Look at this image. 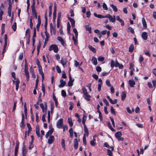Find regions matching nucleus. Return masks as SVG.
Instances as JSON below:
<instances>
[{
    "instance_id": "nucleus-59",
    "label": "nucleus",
    "mask_w": 156,
    "mask_h": 156,
    "mask_svg": "<svg viewBox=\"0 0 156 156\" xmlns=\"http://www.w3.org/2000/svg\"><path fill=\"white\" fill-rule=\"evenodd\" d=\"M96 70L98 72H100L101 71V68L100 66H98L96 68Z\"/></svg>"
},
{
    "instance_id": "nucleus-51",
    "label": "nucleus",
    "mask_w": 156,
    "mask_h": 156,
    "mask_svg": "<svg viewBox=\"0 0 156 156\" xmlns=\"http://www.w3.org/2000/svg\"><path fill=\"white\" fill-rule=\"evenodd\" d=\"M42 91L43 92V95H44L45 94V87L44 85V84L43 83L42 84Z\"/></svg>"
},
{
    "instance_id": "nucleus-63",
    "label": "nucleus",
    "mask_w": 156,
    "mask_h": 156,
    "mask_svg": "<svg viewBox=\"0 0 156 156\" xmlns=\"http://www.w3.org/2000/svg\"><path fill=\"white\" fill-rule=\"evenodd\" d=\"M62 77L64 79H66L67 78L66 74L64 71L62 72Z\"/></svg>"
},
{
    "instance_id": "nucleus-35",
    "label": "nucleus",
    "mask_w": 156,
    "mask_h": 156,
    "mask_svg": "<svg viewBox=\"0 0 156 156\" xmlns=\"http://www.w3.org/2000/svg\"><path fill=\"white\" fill-rule=\"evenodd\" d=\"M83 143L85 145H86L87 144V141L86 138V135L85 134H84L83 136Z\"/></svg>"
},
{
    "instance_id": "nucleus-5",
    "label": "nucleus",
    "mask_w": 156,
    "mask_h": 156,
    "mask_svg": "<svg viewBox=\"0 0 156 156\" xmlns=\"http://www.w3.org/2000/svg\"><path fill=\"white\" fill-rule=\"evenodd\" d=\"M63 119L61 118L59 119L57 121L56 123V126L58 128L60 129L62 127L63 125Z\"/></svg>"
},
{
    "instance_id": "nucleus-45",
    "label": "nucleus",
    "mask_w": 156,
    "mask_h": 156,
    "mask_svg": "<svg viewBox=\"0 0 156 156\" xmlns=\"http://www.w3.org/2000/svg\"><path fill=\"white\" fill-rule=\"evenodd\" d=\"M102 7L103 9L106 10H107L108 9V8L106 4L105 3H104L102 5Z\"/></svg>"
},
{
    "instance_id": "nucleus-9",
    "label": "nucleus",
    "mask_w": 156,
    "mask_h": 156,
    "mask_svg": "<svg viewBox=\"0 0 156 156\" xmlns=\"http://www.w3.org/2000/svg\"><path fill=\"white\" fill-rule=\"evenodd\" d=\"M69 80L68 83V86L69 87H71L73 85V83L74 81V80L72 79L70 73H69Z\"/></svg>"
},
{
    "instance_id": "nucleus-36",
    "label": "nucleus",
    "mask_w": 156,
    "mask_h": 156,
    "mask_svg": "<svg viewBox=\"0 0 156 156\" xmlns=\"http://www.w3.org/2000/svg\"><path fill=\"white\" fill-rule=\"evenodd\" d=\"M12 30L14 31H16V22H14L13 25L12 26Z\"/></svg>"
},
{
    "instance_id": "nucleus-24",
    "label": "nucleus",
    "mask_w": 156,
    "mask_h": 156,
    "mask_svg": "<svg viewBox=\"0 0 156 156\" xmlns=\"http://www.w3.org/2000/svg\"><path fill=\"white\" fill-rule=\"evenodd\" d=\"M92 61L93 64L96 65L97 64V60L96 58L94 57H93L92 58Z\"/></svg>"
},
{
    "instance_id": "nucleus-53",
    "label": "nucleus",
    "mask_w": 156,
    "mask_h": 156,
    "mask_svg": "<svg viewBox=\"0 0 156 156\" xmlns=\"http://www.w3.org/2000/svg\"><path fill=\"white\" fill-rule=\"evenodd\" d=\"M41 48V44H39L37 47V55H38L40 51V49Z\"/></svg>"
},
{
    "instance_id": "nucleus-54",
    "label": "nucleus",
    "mask_w": 156,
    "mask_h": 156,
    "mask_svg": "<svg viewBox=\"0 0 156 156\" xmlns=\"http://www.w3.org/2000/svg\"><path fill=\"white\" fill-rule=\"evenodd\" d=\"M36 30L35 27H34V33H33V37H36Z\"/></svg>"
},
{
    "instance_id": "nucleus-20",
    "label": "nucleus",
    "mask_w": 156,
    "mask_h": 156,
    "mask_svg": "<svg viewBox=\"0 0 156 156\" xmlns=\"http://www.w3.org/2000/svg\"><path fill=\"white\" fill-rule=\"evenodd\" d=\"M129 84L130 87H134V85L135 84L134 81L133 80H129Z\"/></svg>"
},
{
    "instance_id": "nucleus-47",
    "label": "nucleus",
    "mask_w": 156,
    "mask_h": 156,
    "mask_svg": "<svg viewBox=\"0 0 156 156\" xmlns=\"http://www.w3.org/2000/svg\"><path fill=\"white\" fill-rule=\"evenodd\" d=\"M117 100L116 99H115L114 100H112V99L110 100L109 101L112 104H115L117 103Z\"/></svg>"
},
{
    "instance_id": "nucleus-41",
    "label": "nucleus",
    "mask_w": 156,
    "mask_h": 156,
    "mask_svg": "<svg viewBox=\"0 0 156 156\" xmlns=\"http://www.w3.org/2000/svg\"><path fill=\"white\" fill-rule=\"evenodd\" d=\"M112 150H110L109 149L107 150V154L109 156H112L113 155V154L112 152Z\"/></svg>"
},
{
    "instance_id": "nucleus-15",
    "label": "nucleus",
    "mask_w": 156,
    "mask_h": 156,
    "mask_svg": "<svg viewBox=\"0 0 156 156\" xmlns=\"http://www.w3.org/2000/svg\"><path fill=\"white\" fill-rule=\"evenodd\" d=\"M126 92L125 91L122 92L121 94V100L122 101H124L126 97Z\"/></svg>"
},
{
    "instance_id": "nucleus-33",
    "label": "nucleus",
    "mask_w": 156,
    "mask_h": 156,
    "mask_svg": "<svg viewBox=\"0 0 156 156\" xmlns=\"http://www.w3.org/2000/svg\"><path fill=\"white\" fill-rule=\"evenodd\" d=\"M134 50V46L133 44H131L129 47V51L130 52H132Z\"/></svg>"
},
{
    "instance_id": "nucleus-23",
    "label": "nucleus",
    "mask_w": 156,
    "mask_h": 156,
    "mask_svg": "<svg viewBox=\"0 0 156 156\" xmlns=\"http://www.w3.org/2000/svg\"><path fill=\"white\" fill-rule=\"evenodd\" d=\"M87 119V116L86 115H83V119H82V122L83 124V126H86V125L85 123L86 120Z\"/></svg>"
},
{
    "instance_id": "nucleus-38",
    "label": "nucleus",
    "mask_w": 156,
    "mask_h": 156,
    "mask_svg": "<svg viewBox=\"0 0 156 156\" xmlns=\"http://www.w3.org/2000/svg\"><path fill=\"white\" fill-rule=\"evenodd\" d=\"M110 6L115 12H117V11L118 9L113 4H111Z\"/></svg>"
},
{
    "instance_id": "nucleus-49",
    "label": "nucleus",
    "mask_w": 156,
    "mask_h": 156,
    "mask_svg": "<svg viewBox=\"0 0 156 156\" xmlns=\"http://www.w3.org/2000/svg\"><path fill=\"white\" fill-rule=\"evenodd\" d=\"M24 70H28V66L27 61L25 60V65H24Z\"/></svg>"
},
{
    "instance_id": "nucleus-7",
    "label": "nucleus",
    "mask_w": 156,
    "mask_h": 156,
    "mask_svg": "<svg viewBox=\"0 0 156 156\" xmlns=\"http://www.w3.org/2000/svg\"><path fill=\"white\" fill-rule=\"evenodd\" d=\"M38 71L39 72V73L40 75H41L42 76V81L43 82L44 79V74L42 70V66H39V67H38Z\"/></svg>"
},
{
    "instance_id": "nucleus-34",
    "label": "nucleus",
    "mask_w": 156,
    "mask_h": 156,
    "mask_svg": "<svg viewBox=\"0 0 156 156\" xmlns=\"http://www.w3.org/2000/svg\"><path fill=\"white\" fill-rule=\"evenodd\" d=\"M44 33L46 35V37L45 39V40L48 41L49 38L50 37L49 34L46 31H45Z\"/></svg>"
},
{
    "instance_id": "nucleus-37",
    "label": "nucleus",
    "mask_w": 156,
    "mask_h": 156,
    "mask_svg": "<svg viewBox=\"0 0 156 156\" xmlns=\"http://www.w3.org/2000/svg\"><path fill=\"white\" fill-rule=\"evenodd\" d=\"M128 32H130L131 33H132L133 34H134L135 32L133 30V29L131 27H129L128 28Z\"/></svg>"
},
{
    "instance_id": "nucleus-62",
    "label": "nucleus",
    "mask_w": 156,
    "mask_h": 156,
    "mask_svg": "<svg viewBox=\"0 0 156 156\" xmlns=\"http://www.w3.org/2000/svg\"><path fill=\"white\" fill-rule=\"evenodd\" d=\"M68 19L69 20V21H70V22L71 23H72L73 22H75V20L73 19L72 18L69 17H68Z\"/></svg>"
},
{
    "instance_id": "nucleus-52",
    "label": "nucleus",
    "mask_w": 156,
    "mask_h": 156,
    "mask_svg": "<svg viewBox=\"0 0 156 156\" xmlns=\"http://www.w3.org/2000/svg\"><path fill=\"white\" fill-rule=\"evenodd\" d=\"M106 85L109 87H110L111 86V84L110 83V81L108 79L106 81Z\"/></svg>"
},
{
    "instance_id": "nucleus-50",
    "label": "nucleus",
    "mask_w": 156,
    "mask_h": 156,
    "mask_svg": "<svg viewBox=\"0 0 156 156\" xmlns=\"http://www.w3.org/2000/svg\"><path fill=\"white\" fill-rule=\"evenodd\" d=\"M103 101L105 103L106 106H109L108 102L105 98H104L103 99Z\"/></svg>"
},
{
    "instance_id": "nucleus-1",
    "label": "nucleus",
    "mask_w": 156,
    "mask_h": 156,
    "mask_svg": "<svg viewBox=\"0 0 156 156\" xmlns=\"http://www.w3.org/2000/svg\"><path fill=\"white\" fill-rule=\"evenodd\" d=\"M16 74L14 72H12V77L14 78V80H16L15 81L14 80H12L13 84H15L16 85V90L17 91L18 90L19 85L20 83V81L18 78H16Z\"/></svg>"
},
{
    "instance_id": "nucleus-13",
    "label": "nucleus",
    "mask_w": 156,
    "mask_h": 156,
    "mask_svg": "<svg viewBox=\"0 0 156 156\" xmlns=\"http://www.w3.org/2000/svg\"><path fill=\"white\" fill-rule=\"evenodd\" d=\"M49 127L50 129L47 133L50 136L52 134L54 130V129L52 127L51 125L49 126Z\"/></svg>"
},
{
    "instance_id": "nucleus-25",
    "label": "nucleus",
    "mask_w": 156,
    "mask_h": 156,
    "mask_svg": "<svg viewBox=\"0 0 156 156\" xmlns=\"http://www.w3.org/2000/svg\"><path fill=\"white\" fill-rule=\"evenodd\" d=\"M84 133L86 135H86L87 136H88V134H89V132H88V129L87 128L86 126H84Z\"/></svg>"
},
{
    "instance_id": "nucleus-28",
    "label": "nucleus",
    "mask_w": 156,
    "mask_h": 156,
    "mask_svg": "<svg viewBox=\"0 0 156 156\" xmlns=\"http://www.w3.org/2000/svg\"><path fill=\"white\" fill-rule=\"evenodd\" d=\"M68 122L70 127H72L73 125L72 122V120L71 118H69L68 120Z\"/></svg>"
},
{
    "instance_id": "nucleus-29",
    "label": "nucleus",
    "mask_w": 156,
    "mask_h": 156,
    "mask_svg": "<svg viewBox=\"0 0 156 156\" xmlns=\"http://www.w3.org/2000/svg\"><path fill=\"white\" fill-rule=\"evenodd\" d=\"M22 153H27V151L26 149V148L24 145V143H23V146L22 148Z\"/></svg>"
},
{
    "instance_id": "nucleus-18",
    "label": "nucleus",
    "mask_w": 156,
    "mask_h": 156,
    "mask_svg": "<svg viewBox=\"0 0 156 156\" xmlns=\"http://www.w3.org/2000/svg\"><path fill=\"white\" fill-rule=\"evenodd\" d=\"M94 16L97 18H105L106 16H103L101 14H97L96 13H94Z\"/></svg>"
},
{
    "instance_id": "nucleus-6",
    "label": "nucleus",
    "mask_w": 156,
    "mask_h": 156,
    "mask_svg": "<svg viewBox=\"0 0 156 156\" xmlns=\"http://www.w3.org/2000/svg\"><path fill=\"white\" fill-rule=\"evenodd\" d=\"M105 18H108L111 22L114 23L115 21V16H113V17L110 14H108L106 15Z\"/></svg>"
},
{
    "instance_id": "nucleus-8",
    "label": "nucleus",
    "mask_w": 156,
    "mask_h": 156,
    "mask_svg": "<svg viewBox=\"0 0 156 156\" xmlns=\"http://www.w3.org/2000/svg\"><path fill=\"white\" fill-rule=\"evenodd\" d=\"M41 23V16L39 15L38 16V23L36 26V28L37 31L39 30V27Z\"/></svg>"
},
{
    "instance_id": "nucleus-60",
    "label": "nucleus",
    "mask_w": 156,
    "mask_h": 156,
    "mask_svg": "<svg viewBox=\"0 0 156 156\" xmlns=\"http://www.w3.org/2000/svg\"><path fill=\"white\" fill-rule=\"evenodd\" d=\"M23 53H20L19 56V59L20 60H22L23 58Z\"/></svg>"
},
{
    "instance_id": "nucleus-57",
    "label": "nucleus",
    "mask_w": 156,
    "mask_h": 156,
    "mask_svg": "<svg viewBox=\"0 0 156 156\" xmlns=\"http://www.w3.org/2000/svg\"><path fill=\"white\" fill-rule=\"evenodd\" d=\"M115 64L114 61L112 60L111 62V68H113L115 66Z\"/></svg>"
},
{
    "instance_id": "nucleus-4",
    "label": "nucleus",
    "mask_w": 156,
    "mask_h": 156,
    "mask_svg": "<svg viewBox=\"0 0 156 156\" xmlns=\"http://www.w3.org/2000/svg\"><path fill=\"white\" fill-rule=\"evenodd\" d=\"M5 43L3 46V49L2 52V54H3L6 51V48L7 45V35L6 34L4 35Z\"/></svg>"
},
{
    "instance_id": "nucleus-32",
    "label": "nucleus",
    "mask_w": 156,
    "mask_h": 156,
    "mask_svg": "<svg viewBox=\"0 0 156 156\" xmlns=\"http://www.w3.org/2000/svg\"><path fill=\"white\" fill-rule=\"evenodd\" d=\"M19 143L18 141H17L16 142V146L15 147V151H18L19 148Z\"/></svg>"
},
{
    "instance_id": "nucleus-14",
    "label": "nucleus",
    "mask_w": 156,
    "mask_h": 156,
    "mask_svg": "<svg viewBox=\"0 0 156 156\" xmlns=\"http://www.w3.org/2000/svg\"><path fill=\"white\" fill-rule=\"evenodd\" d=\"M142 38L145 40H146L147 39L148 35L146 32H143L142 34Z\"/></svg>"
},
{
    "instance_id": "nucleus-58",
    "label": "nucleus",
    "mask_w": 156,
    "mask_h": 156,
    "mask_svg": "<svg viewBox=\"0 0 156 156\" xmlns=\"http://www.w3.org/2000/svg\"><path fill=\"white\" fill-rule=\"evenodd\" d=\"M85 28L87 30L89 31L90 33V31L91 30V27H89L88 25H87L85 27Z\"/></svg>"
},
{
    "instance_id": "nucleus-16",
    "label": "nucleus",
    "mask_w": 156,
    "mask_h": 156,
    "mask_svg": "<svg viewBox=\"0 0 156 156\" xmlns=\"http://www.w3.org/2000/svg\"><path fill=\"white\" fill-rule=\"evenodd\" d=\"M60 84L59 85V87H63L66 84V82L63 80H60Z\"/></svg>"
},
{
    "instance_id": "nucleus-44",
    "label": "nucleus",
    "mask_w": 156,
    "mask_h": 156,
    "mask_svg": "<svg viewBox=\"0 0 156 156\" xmlns=\"http://www.w3.org/2000/svg\"><path fill=\"white\" fill-rule=\"evenodd\" d=\"M61 16V12H59L58 13V17L57 20H60V18Z\"/></svg>"
},
{
    "instance_id": "nucleus-12",
    "label": "nucleus",
    "mask_w": 156,
    "mask_h": 156,
    "mask_svg": "<svg viewBox=\"0 0 156 156\" xmlns=\"http://www.w3.org/2000/svg\"><path fill=\"white\" fill-rule=\"evenodd\" d=\"M116 20L119 21V22L121 23V25L122 26H123L124 25V21L120 18L119 16H117L116 17Z\"/></svg>"
},
{
    "instance_id": "nucleus-55",
    "label": "nucleus",
    "mask_w": 156,
    "mask_h": 156,
    "mask_svg": "<svg viewBox=\"0 0 156 156\" xmlns=\"http://www.w3.org/2000/svg\"><path fill=\"white\" fill-rule=\"evenodd\" d=\"M56 17V13H53V22H55Z\"/></svg>"
},
{
    "instance_id": "nucleus-56",
    "label": "nucleus",
    "mask_w": 156,
    "mask_h": 156,
    "mask_svg": "<svg viewBox=\"0 0 156 156\" xmlns=\"http://www.w3.org/2000/svg\"><path fill=\"white\" fill-rule=\"evenodd\" d=\"M98 59L99 61L103 62L105 58L103 57H99Z\"/></svg>"
},
{
    "instance_id": "nucleus-22",
    "label": "nucleus",
    "mask_w": 156,
    "mask_h": 156,
    "mask_svg": "<svg viewBox=\"0 0 156 156\" xmlns=\"http://www.w3.org/2000/svg\"><path fill=\"white\" fill-rule=\"evenodd\" d=\"M104 146L106 147L111 148L112 151H113L114 150V147H110L109 145L107 142H105L104 144Z\"/></svg>"
},
{
    "instance_id": "nucleus-43",
    "label": "nucleus",
    "mask_w": 156,
    "mask_h": 156,
    "mask_svg": "<svg viewBox=\"0 0 156 156\" xmlns=\"http://www.w3.org/2000/svg\"><path fill=\"white\" fill-rule=\"evenodd\" d=\"M62 95L64 97L66 96V93L65 90H63L61 91Z\"/></svg>"
},
{
    "instance_id": "nucleus-64",
    "label": "nucleus",
    "mask_w": 156,
    "mask_h": 156,
    "mask_svg": "<svg viewBox=\"0 0 156 156\" xmlns=\"http://www.w3.org/2000/svg\"><path fill=\"white\" fill-rule=\"evenodd\" d=\"M92 77L95 79L96 80H97L98 78V76L95 74H94L92 75Z\"/></svg>"
},
{
    "instance_id": "nucleus-46",
    "label": "nucleus",
    "mask_w": 156,
    "mask_h": 156,
    "mask_svg": "<svg viewBox=\"0 0 156 156\" xmlns=\"http://www.w3.org/2000/svg\"><path fill=\"white\" fill-rule=\"evenodd\" d=\"M144 60L143 57L141 55H140L139 58V62L141 64L142 62Z\"/></svg>"
},
{
    "instance_id": "nucleus-39",
    "label": "nucleus",
    "mask_w": 156,
    "mask_h": 156,
    "mask_svg": "<svg viewBox=\"0 0 156 156\" xmlns=\"http://www.w3.org/2000/svg\"><path fill=\"white\" fill-rule=\"evenodd\" d=\"M111 111L112 113L114 115H116V113L114 110V109L113 106H111Z\"/></svg>"
},
{
    "instance_id": "nucleus-21",
    "label": "nucleus",
    "mask_w": 156,
    "mask_h": 156,
    "mask_svg": "<svg viewBox=\"0 0 156 156\" xmlns=\"http://www.w3.org/2000/svg\"><path fill=\"white\" fill-rule=\"evenodd\" d=\"M88 48L90 50L93 52V53H95L96 52V48L93 47L92 46L90 45H89Z\"/></svg>"
},
{
    "instance_id": "nucleus-27",
    "label": "nucleus",
    "mask_w": 156,
    "mask_h": 156,
    "mask_svg": "<svg viewBox=\"0 0 156 156\" xmlns=\"http://www.w3.org/2000/svg\"><path fill=\"white\" fill-rule=\"evenodd\" d=\"M61 146L64 149V150H65L66 149V146L65 144V140L64 139H62L61 140Z\"/></svg>"
},
{
    "instance_id": "nucleus-11",
    "label": "nucleus",
    "mask_w": 156,
    "mask_h": 156,
    "mask_svg": "<svg viewBox=\"0 0 156 156\" xmlns=\"http://www.w3.org/2000/svg\"><path fill=\"white\" fill-rule=\"evenodd\" d=\"M22 119L21 122V126H22V127L23 128L25 126V125L24 123V115L23 113L22 114Z\"/></svg>"
},
{
    "instance_id": "nucleus-30",
    "label": "nucleus",
    "mask_w": 156,
    "mask_h": 156,
    "mask_svg": "<svg viewBox=\"0 0 156 156\" xmlns=\"http://www.w3.org/2000/svg\"><path fill=\"white\" fill-rule=\"evenodd\" d=\"M142 23L143 26V27L144 28H146L147 27V24L146 22V21L145 20V19L144 18H143L142 19Z\"/></svg>"
},
{
    "instance_id": "nucleus-3",
    "label": "nucleus",
    "mask_w": 156,
    "mask_h": 156,
    "mask_svg": "<svg viewBox=\"0 0 156 156\" xmlns=\"http://www.w3.org/2000/svg\"><path fill=\"white\" fill-rule=\"evenodd\" d=\"M48 50L49 51L53 50L54 52L57 53L58 52V49L57 45L52 44L48 48Z\"/></svg>"
},
{
    "instance_id": "nucleus-10",
    "label": "nucleus",
    "mask_w": 156,
    "mask_h": 156,
    "mask_svg": "<svg viewBox=\"0 0 156 156\" xmlns=\"http://www.w3.org/2000/svg\"><path fill=\"white\" fill-rule=\"evenodd\" d=\"M55 139V137L54 136L52 135L50 136L48 140V143L49 144H52L54 142Z\"/></svg>"
},
{
    "instance_id": "nucleus-40",
    "label": "nucleus",
    "mask_w": 156,
    "mask_h": 156,
    "mask_svg": "<svg viewBox=\"0 0 156 156\" xmlns=\"http://www.w3.org/2000/svg\"><path fill=\"white\" fill-rule=\"evenodd\" d=\"M69 105H70V107L69 108V109L71 111L73 110V107L74 104H73V103L72 102H69Z\"/></svg>"
},
{
    "instance_id": "nucleus-17",
    "label": "nucleus",
    "mask_w": 156,
    "mask_h": 156,
    "mask_svg": "<svg viewBox=\"0 0 156 156\" xmlns=\"http://www.w3.org/2000/svg\"><path fill=\"white\" fill-rule=\"evenodd\" d=\"M78 144L77 139L76 138L74 140V147L75 149H77L78 147Z\"/></svg>"
},
{
    "instance_id": "nucleus-2",
    "label": "nucleus",
    "mask_w": 156,
    "mask_h": 156,
    "mask_svg": "<svg viewBox=\"0 0 156 156\" xmlns=\"http://www.w3.org/2000/svg\"><path fill=\"white\" fill-rule=\"evenodd\" d=\"M82 91L84 95H85V97H83L85 99L88 101H90V98H91V97L90 95H89L87 90L84 87L82 89Z\"/></svg>"
},
{
    "instance_id": "nucleus-48",
    "label": "nucleus",
    "mask_w": 156,
    "mask_h": 156,
    "mask_svg": "<svg viewBox=\"0 0 156 156\" xmlns=\"http://www.w3.org/2000/svg\"><path fill=\"white\" fill-rule=\"evenodd\" d=\"M56 69L58 73H60L61 72V71L60 68L58 66H57L56 67Z\"/></svg>"
},
{
    "instance_id": "nucleus-19",
    "label": "nucleus",
    "mask_w": 156,
    "mask_h": 156,
    "mask_svg": "<svg viewBox=\"0 0 156 156\" xmlns=\"http://www.w3.org/2000/svg\"><path fill=\"white\" fill-rule=\"evenodd\" d=\"M67 62V60L66 59L62 58L61 61V63L62 64L63 66H65L66 65Z\"/></svg>"
},
{
    "instance_id": "nucleus-31",
    "label": "nucleus",
    "mask_w": 156,
    "mask_h": 156,
    "mask_svg": "<svg viewBox=\"0 0 156 156\" xmlns=\"http://www.w3.org/2000/svg\"><path fill=\"white\" fill-rule=\"evenodd\" d=\"M32 13L33 15L34 16V17L36 19H38V17L37 15V13L36 10L32 11Z\"/></svg>"
},
{
    "instance_id": "nucleus-61",
    "label": "nucleus",
    "mask_w": 156,
    "mask_h": 156,
    "mask_svg": "<svg viewBox=\"0 0 156 156\" xmlns=\"http://www.w3.org/2000/svg\"><path fill=\"white\" fill-rule=\"evenodd\" d=\"M12 8V5L11 4L9 5V7L8 8V12H11Z\"/></svg>"
},
{
    "instance_id": "nucleus-26",
    "label": "nucleus",
    "mask_w": 156,
    "mask_h": 156,
    "mask_svg": "<svg viewBox=\"0 0 156 156\" xmlns=\"http://www.w3.org/2000/svg\"><path fill=\"white\" fill-rule=\"evenodd\" d=\"M122 136V133L120 131L117 132L115 134V137L117 138L120 136Z\"/></svg>"
},
{
    "instance_id": "nucleus-42",
    "label": "nucleus",
    "mask_w": 156,
    "mask_h": 156,
    "mask_svg": "<svg viewBox=\"0 0 156 156\" xmlns=\"http://www.w3.org/2000/svg\"><path fill=\"white\" fill-rule=\"evenodd\" d=\"M17 102V101H14V105H13V109L12 110V112L14 111L16 109Z\"/></svg>"
}]
</instances>
